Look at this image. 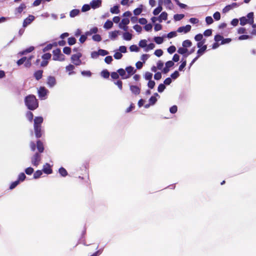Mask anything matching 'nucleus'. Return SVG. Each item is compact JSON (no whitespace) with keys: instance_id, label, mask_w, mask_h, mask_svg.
Here are the masks:
<instances>
[{"instance_id":"f257e3e1","label":"nucleus","mask_w":256,"mask_h":256,"mask_svg":"<svg viewBox=\"0 0 256 256\" xmlns=\"http://www.w3.org/2000/svg\"><path fill=\"white\" fill-rule=\"evenodd\" d=\"M24 102L26 106L29 110H34L38 106L37 100L34 95L30 94L26 96L24 99Z\"/></svg>"},{"instance_id":"f03ea898","label":"nucleus","mask_w":256,"mask_h":256,"mask_svg":"<svg viewBox=\"0 0 256 256\" xmlns=\"http://www.w3.org/2000/svg\"><path fill=\"white\" fill-rule=\"evenodd\" d=\"M44 119L42 116H36L34 119V130L36 138H40L42 136V124Z\"/></svg>"},{"instance_id":"7ed1b4c3","label":"nucleus","mask_w":256,"mask_h":256,"mask_svg":"<svg viewBox=\"0 0 256 256\" xmlns=\"http://www.w3.org/2000/svg\"><path fill=\"white\" fill-rule=\"evenodd\" d=\"M240 24L244 26L246 24H252L254 20V13L251 12L248 13L246 16H243L240 18Z\"/></svg>"},{"instance_id":"20e7f679","label":"nucleus","mask_w":256,"mask_h":256,"mask_svg":"<svg viewBox=\"0 0 256 256\" xmlns=\"http://www.w3.org/2000/svg\"><path fill=\"white\" fill-rule=\"evenodd\" d=\"M52 60H58L63 62L65 60V56L61 53L60 49L58 48L54 50L53 52Z\"/></svg>"},{"instance_id":"39448f33","label":"nucleus","mask_w":256,"mask_h":256,"mask_svg":"<svg viewBox=\"0 0 256 256\" xmlns=\"http://www.w3.org/2000/svg\"><path fill=\"white\" fill-rule=\"evenodd\" d=\"M42 156L40 153H35L30 158L32 164L36 167H37L41 162Z\"/></svg>"},{"instance_id":"423d86ee","label":"nucleus","mask_w":256,"mask_h":256,"mask_svg":"<svg viewBox=\"0 0 256 256\" xmlns=\"http://www.w3.org/2000/svg\"><path fill=\"white\" fill-rule=\"evenodd\" d=\"M82 56V54L80 52H78L76 54H72L71 57L72 62L76 66H80L82 64L80 58Z\"/></svg>"},{"instance_id":"0eeeda50","label":"nucleus","mask_w":256,"mask_h":256,"mask_svg":"<svg viewBox=\"0 0 256 256\" xmlns=\"http://www.w3.org/2000/svg\"><path fill=\"white\" fill-rule=\"evenodd\" d=\"M130 23V20L128 18H126L122 19L121 22L119 23L118 27L123 30L124 32L128 30V27L127 26Z\"/></svg>"},{"instance_id":"6e6552de","label":"nucleus","mask_w":256,"mask_h":256,"mask_svg":"<svg viewBox=\"0 0 256 256\" xmlns=\"http://www.w3.org/2000/svg\"><path fill=\"white\" fill-rule=\"evenodd\" d=\"M48 92V90L44 86H40L38 90V95L42 100H45Z\"/></svg>"},{"instance_id":"1a4fd4ad","label":"nucleus","mask_w":256,"mask_h":256,"mask_svg":"<svg viewBox=\"0 0 256 256\" xmlns=\"http://www.w3.org/2000/svg\"><path fill=\"white\" fill-rule=\"evenodd\" d=\"M46 84L50 88L54 87L56 84V80L55 77L51 76H48L47 78Z\"/></svg>"},{"instance_id":"9d476101","label":"nucleus","mask_w":256,"mask_h":256,"mask_svg":"<svg viewBox=\"0 0 256 256\" xmlns=\"http://www.w3.org/2000/svg\"><path fill=\"white\" fill-rule=\"evenodd\" d=\"M102 0H92L90 2V6L92 9H96L101 6Z\"/></svg>"},{"instance_id":"9b49d317","label":"nucleus","mask_w":256,"mask_h":256,"mask_svg":"<svg viewBox=\"0 0 256 256\" xmlns=\"http://www.w3.org/2000/svg\"><path fill=\"white\" fill-rule=\"evenodd\" d=\"M191 29V26L189 24H188L184 26H180L178 28L177 32L180 33H187L190 32Z\"/></svg>"},{"instance_id":"f8f14e48","label":"nucleus","mask_w":256,"mask_h":256,"mask_svg":"<svg viewBox=\"0 0 256 256\" xmlns=\"http://www.w3.org/2000/svg\"><path fill=\"white\" fill-rule=\"evenodd\" d=\"M42 172L46 174H50L52 170L50 164L46 163L43 166Z\"/></svg>"},{"instance_id":"ddd939ff","label":"nucleus","mask_w":256,"mask_h":256,"mask_svg":"<svg viewBox=\"0 0 256 256\" xmlns=\"http://www.w3.org/2000/svg\"><path fill=\"white\" fill-rule=\"evenodd\" d=\"M34 20V16L32 15H30L27 18H26L23 22V26L26 27L27 26L30 24Z\"/></svg>"},{"instance_id":"4468645a","label":"nucleus","mask_w":256,"mask_h":256,"mask_svg":"<svg viewBox=\"0 0 256 256\" xmlns=\"http://www.w3.org/2000/svg\"><path fill=\"white\" fill-rule=\"evenodd\" d=\"M130 90L132 92L136 95H138L140 93V88L138 86L130 85Z\"/></svg>"},{"instance_id":"2eb2a0df","label":"nucleus","mask_w":256,"mask_h":256,"mask_svg":"<svg viewBox=\"0 0 256 256\" xmlns=\"http://www.w3.org/2000/svg\"><path fill=\"white\" fill-rule=\"evenodd\" d=\"M120 32L119 30H114L109 32V38L112 40H115L120 34Z\"/></svg>"},{"instance_id":"dca6fc26","label":"nucleus","mask_w":256,"mask_h":256,"mask_svg":"<svg viewBox=\"0 0 256 256\" xmlns=\"http://www.w3.org/2000/svg\"><path fill=\"white\" fill-rule=\"evenodd\" d=\"M36 148L40 154L44 150L43 143L40 140L36 142Z\"/></svg>"},{"instance_id":"f3484780","label":"nucleus","mask_w":256,"mask_h":256,"mask_svg":"<svg viewBox=\"0 0 256 256\" xmlns=\"http://www.w3.org/2000/svg\"><path fill=\"white\" fill-rule=\"evenodd\" d=\"M26 8V6L24 4H21L20 6L16 8L15 10V14H20Z\"/></svg>"},{"instance_id":"a211bd4d","label":"nucleus","mask_w":256,"mask_h":256,"mask_svg":"<svg viewBox=\"0 0 256 256\" xmlns=\"http://www.w3.org/2000/svg\"><path fill=\"white\" fill-rule=\"evenodd\" d=\"M74 66L72 64H69L66 67V70L67 72H68V75L70 76L75 74L74 72Z\"/></svg>"},{"instance_id":"6ab92c4d","label":"nucleus","mask_w":256,"mask_h":256,"mask_svg":"<svg viewBox=\"0 0 256 256\" xmlns=\"http://www.w3.org/2000/svg\"><path fill=\"white\" fill-rule=\"evenodd\" d=\"M132 34L129 32H128V31L124 32L122 34L123 39L125 40H130L132 38Z\"/></svg>"},{"instance_id":"aec40b11","label":"nucleus","mask_w":256,"mask_h":256,"mask_svg":"<svg viewBox=\"0 0 256 256\" xmlns=\"http://www.w3.org/2000/svg\"><path fill=\"white\" fill-rule=\"evenodd\" d=\"M126 72L128 78L134 73V68L131 66H128L126 68Z\"/></svg>"},{"instance_id":"412c9836","label":"nucleus","mask_w":256,"mask_h":256,"mask_svg":"<svg viewBox=\"0 0 256 256\" xmlns=\"http://www.w3.org/2000/svg\"><path fill=\"white\" fill-rule=\"evenodd\" d=\"M34 46H31L29 47L28 48L26 49L25 50L20 52H18V54L20 55V56L26 54L27 53L32 52V50H34Z\"/></svg>"},{"instance_id":"4be33fe9","label":"nucleus","mask_w":256,"mask_h":256,"mask_svg":"<svg viewBox=\"0 0 256 256\" xmlns=\"http://www.w3.org/2000/svg\"><path fill=\"white\" fill-rule=\"evenodd\" d=\"M118 74L122 76L123 79H126L128 78V76H127L126 72L125 70L122 68H120L118 70Z\"/></svg>"},{"instance_id":"5701e85b","label":"nucleus","mask_w":256,"mask_h":256,"mask_svg":"<svg viewBox=\"0 0 256 256\" xmlns=\"http://www.w3.org/2000/svg\"><path fill=\"white\" fill-rule=\"evenodd\" d=\"M178 52L180 54L184 55V56H187L186 54L188 52V50L182 46L178 48Z\"/></svg>"},{"instance_id":"b1692460","label":"nucleus","mask_w":256,"mask_h":256,"mask_svg":"<svg viewBox=\"0 0 256 256\" xmlns=\"http://www.w3.org/2000/svg\"><path fill=\"white\" fill-rule=\"evenodd\" d=\"M57 46V43L56 42H54L53 44H47L42 50L44 52H46V51H48L50 50H51L53 46Z\"/></svg>"},{"instance_id":"393cba45","label":"nucleus","mask_w":256,"mask_h":256,"mask_svg":"<svg viewBox=\"0 0 256 256\" xmlns=\"http://www.w3.org/2000/svg\"><path fill=\"white\" fill-rule=\"evenodd\" d=\"M156 96H159V95L157 93H155L154 96L150 97L149 99V102L151 105H154L156 104L157 101Z\"/></svg>"},{"instance_id":"a878e982","label":"nucleus","mask_w":256,"mask_h":256,"mask_svg":"<svg viewBox=\"0 0 256 256\" xmlns=\"http://www.w3.org/2000/svg\"><path fill=\"white\" fill-rule=\"evenodd\" d=\"M207 48L206 45L204 46L202 48H200L197 52V56L199 58L200 56L202 55Z\"/></svg>"},{"instance_id":"bb28decb","label":"nucleus","mask_w":256,"mask_h":256,"mask_svg":"<svg viewBox=\"0 0 256 256\" xmlns=\"http://www.w3.org/2000/svg\"><path fill=\"white\" fill-rule=\"evenodd\" d=\"M43 71L42 70H38L36 71L34 74V76L36 80H40L42 76Z\"/></svg>"},{"instance_id":"cd10ccee","label":"nucleus","mask_w":256,"mask_h":256,"mask_svg":"<svg viewBox=\"0 0 256 256\" xmlns=\"http://www.w3.org/2000/svg\"><path fill=\"white\" fill-rule=\"evenodd\" d=\"M98 32V28L96 27H94L90 30L86 32V35L88 36H90L92 34H96Z\"/></svg>"},{"instance_id":"c85d7f7f","label":"nucleus","mask_w":256,"mask_h":256,"mask_svg":"<svg viewBox=\"0 0 256 256\" xmlns=\"http://www.w3.org/2000/svg\"><path fill=\"white\" fill-rule=\"evenodd\" d=\"M113 26V22L110 20H108L104 24V28L106 30H109Z\"/></svg>"},{"instance_id":"c756f323","label":"nucleus","mask_w":256,"mask_h":256,"mask_svg":"<svg viewBox=\"0 0 256 256\" xmlns=\"http://www.w3.org/2000/svg\"><path fill=\"white\" fill-rule=\"evenodd\" d=\"M80 10L78 9H74L72 10L70 12V16L71 18H74L76 16H78L80 14Z\"/></svg>"},{"instance_id":"7c9ffc66","label":"nucleus","mask_w":256,"mask_h":256,"mask_svg":"<svg viewBox=\"0 0 256 256\" xmlns=\"http://www.w3.org/2000/svg\"><path fill=\"white\" fill-rule=\"evenodd\" d=\"M168 14L166 12H162L158 17V21L160 22L162 20H166L167 19Z\"/></svg>"},{"instance_id":"2f4dec72","label":"nucleus","mask_w":256,"mask_h":256,"mask_svg":"<svg viewBox=\"0 0 256 256\" xmlns=\"http://www.w3.org/2000/svg\"><path fill=\"white\" fill-rule=\"evenodd\" d=\"M110 12L112 14H118L120 12L119 6H114L111 8L110 9Z\"/></svg>"},{"instance_id":"473e14b6","label":"nucleus","mask_w":256,"mask_h":256,"mask_svg":"<svg viewBox=\"0 0 256 256\" xmlns=\"http://www.w3.org/2000/svg\"><path fill=\"white\" fill-rule=\"evenodd\" d=\"M34 58L33 56H30L27 58L26 61L24 62V65L26 68H29L31 66V60Z\"/></svg>"},{"instance_id":"72a5a7b5","label":"nucleus","mask_w":256,"mask_h":256,"mask_svg":"<svg viewBox=\"0 0 256 256\" xmlns=\"http://www.w3.org/2000/svg\"><path fill=\"white\" fill-rule=\"evenodd\" d=\"M192 43L190 40H185L182 42V46L183 47L187 48L192 46Z\"/></svg>"},{"instance_id":"f704fd0d","label":"nucleus","mask_w":256,"mask_h":256,"mask_svg":"<svg viewBox=\"0 0 256 256\" xmlns=\"http://www.w3.org/2000/svg\"><path fill=\"white\" fill-rule=\"evenodd\" d=\"M58 172H59L60 174L62 176H66L68 174L67 171L64 168L62 167L60 168L59 169Z\"/></svg>"},{"instance_id":"c9c22d12","label":"nucleus","mask_w":256,"mask_h":256,"mask_svg":"<svg viewBox=\"0 0 256 256\" xmlns=\"http://www.w3.org/2000/svg\"><path fill=\"white\" fill-rule=\"evenodd\" d=\"M42 174V171L40 170H36L34 174V179H37L40 178V176Z\"/></svg>"},{"instance_id":"e433bc0d","label":"nucleus","mask_w":256,"mask_h":256,"mask_svg":"<svg viewBox=\"0 0 256 256\" xmlns=\"http://www.w3.org/2000/svg\"><path fill=\"white\" fill-rule=\"evenodd\" d=\"M154 41L157 44H162L164 42L163 37L156 36L154 38Z\"/></svg>"},{"instance_id":"4c0bfd02","label":"nucleus","mask_w":256,"mask_h":256,"mask_svg":"<svg viewBox=\"0 0 256 256\" xmlns=\"http://www.w3.org/2000/svg\"><path fill=\"white\" fill-rule=\"evenodd\" d=\"M26 178V176L24 172H21L19 174L18 176V181H19V182H23Z\"/></svg>"},{"instance_id":"58836bf2","label":"nucleus","mask_w":256,"mask_h":256,"mask_svg":"<svg viewBox=\"0 0 256 256\" xmlns=\"http://www.w3.org/2000/svg\"><path fill=\"white\" fill-rule=\"evenodd\" d=\"M162 6H158V8H155L154 11H153V14L154 15V16H156L158 15V14H159L161 11L162 10Z\"/></svg>"},{"instance_id":"ea45409f","label":"nucleus","mask_w":256,"mask_h":256,"mask_svg":"<svg viewBox=\"0 0 256 256\" xmlns=\"http://www.w3.org/2000/svg\"><path fill=\"white\" fill-rule=\"evenodd\" d=\"M147 46V41L146 40H142L139 42V46L142 48H146Z\"/></svg>"},{"instance_id":"a19ab883","label":"nucleus","mask_w":256,"mask_h":256,"mask_svg":"<svg viewBox=\"0 0 256 256\" xmlns=\"http://www.w3.org/2000/svg\"><path fill=\"white\" fill-rule=\"evenodd\" d=\"M98 52V56H105L108 54V52L104 50L100 49Z\"/></svg>"},{"instance_id":"79ce46f5","label":"nucleus","mask_w":256,"mask_h":256,"mask_svg":"<svg viewBox=\"0 0 256 256\" xmlns=\"http://www.w3.org/2000/svg\"><path fill=\"white\" fill-rule=\"evenodd\" d=\"M155 45L153 43H151L146 46V48H144V51L148 52L150 50H152L154 48Z\"/></svg>"},{"instance_id":"37998d69","label":"nucleus","mask_w":256,"mask_h":256,"mask_svg":"<svg viewBox=\"0 0 256 256\" xmlns=\"http://www.w3.org/2000/svg\"><path fill=\"white\" fill-rule=\"evenodd\" d=\"M101 76L104 78H108L110 76V73L107 70H103L101 72Z\"/></svg>"},{"instance_id":"c03bdc74","label":"nucleus","mask_w":256,"mask_h":256,"mask_svg":"<svg viewBox=\"0 0 256 256\" xmlns=\"http://www.w3.org/2000/svg\"><path fill=\"white\" fill-rule=\"evenodd\" d=\"M114 56L115 59L120 60L122 58V54L119 51H116Z\"/></svg>"},{"instance_id":"a18cd8bd","label":"nucleus","mask_w":256,"mask_h":256,"mask_svg":"<svg viewBox=\"0 0 256 256\" xmlns=\"http://www.w3.org/2000/svg\"><path fill=\"white\" fill-rule=\"evenodd\" d=\"M90 8H91V6H90V4H86L82 6V12H86L89 10L90 9Z\"/></svg>"},{"instance_id":"49530a36","label":"nucleus","mask_w":256,"mask_h":256,"mask_svg":"<svg viewBox=\"0 0 256 256\" xmlns=\"http://www.w3.org/2000/svg\"><path fill=\"white\" fill-rule=\"evenodd\" d=\"M24 171L28 175H30L34 172V170L32 167H28L26 168Z\"/></svg>"},{"instance_id":"de8ad7c7","label":"nucleus","mask_w":256,"mask_h":256,"mask_svg":"<svg viewBox=\"0 0 256 256\" xmlns=\"http://www.w3.org/2000/svg\"><path fill=\"white\" fill-rule=\"evenodd\" d=\"M144 77L146 80H150L152 78V74L150 72H146Z\"/></svg>"},{"instance_id":"09e8293b","label":"nucleus","mask_w":256,"mask_h":256,"mask_svg":"<svg viewBox=\"0 0 256 256\" xmlns=\"http://www.w3.org/2000/svg\"><path fill=\"white\" fill-rule=\"evenodd\" d=\"M98 52L94 51L92 52L90 54V57L92 59H96L98 58Z\"/></svg>"},{"instance_id":"8fccbe9b","label":"nucleus","mask_w":256,"mask_h":256,"mask_svg":"<svg viewBox=\"0 0 256 256\" xmlns=\"http://www.w3.org/2000/svg\"><path fill=\"white\" fill-rule=\"evenodd\" d=\"M184 17L183 14H176L174 16V19L175 20L178 21L181 20Z\"/></svg>"},{"instance_id":"3c124183","label":"nucleus","mask_w":256,"mask_h":256,"mask_svg":"<svg viewBox=\"0 0 256 256\" xmlns=\"http://www.w3.org/2000/svg\"><path fill=\"white\" fill-rule=\"evenodd\" d=\"M142 5L140 6V8H138L134 10V14L136 16H138L142 12Z\"/></svg>"},{"instance_id":"603ef678","label":"nucleus","mask_w":256,"mask_h":256,"mask_svg":"<svg viewBox=\"0 0 256 256\" xmlns=\"http://www.w3.org/2000/svg\"><path fill=\"white\" fill-rule=\"evenodd\" d=\"M194 39L197 42H201L203 40V36L202 34H196L195 37Z\"/></svg>"},{"instance_id":"864d4df0","label":"nucleus","mask_w":256,"mask_h":256,"mask_svg":"<svg viewBox=\"0 0 256 256\" xmlns=\"http://www.w3.org/2000/svg\"><path fill=\"white\" fill-rule=\"evenodd\" d=\"M52 55L50 53H46L42 55V58L43 60H48L51 58Z\"/></svg>"},{"instance_id":"5fc2aeb1","label":"nucleus","mask_w":256,"mask_h":256,"mask_svg":"<svg viewBox=\"0 0 256 256\" xmlns=\"http://www.w3.org/2000/svg\"><path fill=\"white\" fill-rule=\"evenodd\" d=\"M76 42V40L74 37L69 38H68V44L70 45H73Z\"/></svg>"},{"instance_id":"6e6d98bb","label":"nucleus","mask_w":256,"mask_h":256,"mask_svg":"<svg viewBox=\"0 0 256 256\" xmlns=\"http://www.w3.org/2000/svg\"><path fill=\"white\" fill-rule=\"evenodd\" d=\"M92 40L96 42H100L102 40V38L100 35L95 34L92 36Z\"/></svg>"},{"instance_id":"4d7b16f0","label":"nucleus","mask_w":256,"mask_h":256,"mask_svg":"<svg viewBox=\"0 0 256 256\" xmlns=\"http://www.w3.org/2000/svg\"><path fill=\"white\" fill-rule=\"evenodd\" d=\"M130 50L131 52H138L139 50V48L136 45H132L130 47Z\"/></svg>"},{"instance_id":"13d9d810","label":"nucleus","mask_w":256,"mask_h":256,"mask_svg":"<svg viewBox=\"0 0 256 256\" xmlns=\"http://www.w3.org/2000/svg\"><path fill=\"white\" fill-rule=\"evenodd\" d=\"M176 50V48L174 46H170L168 48V52L170 54H173Z\"/></svg>"},{"instance_id":"bf43d9fd","label":"nucleus","mask_w":256,"mask_h":256,"mask_svg":"<svg viewBox=\"0 0 256 256\" xmlns=\"http://www.w3.org/2000/svg\"><path fill=\"white\" fill-rule=\"evenodd\" d=\"M81 74L84 76L90 77L92 75V72L90 70H84L81 72Z\"/></svg>"},{"instance_id":"052dcab7","label":"nucleus","mask_w":256,"mask_h":256,"mask_svg":"<svg viewBox=\"0 0 256 256\" xmlns=\"http://www.w3.org/2000/svg\"><path fill=\"white\" fill-rule=\"evenodd\" d=\"M166 88V86L164 84H160L158 87V90L159 92H162L164 89Z\"/></svg>"},{"instance_id":"680f3d73","label":"nucleus","mask_w":256,"mask_h":256,"mask_svg":"<svg viewBox=\"0 0 256 256\" xmlns=\"http://www.w3.org/2000/svg\"><path fill=\"white\" fill-rule=\"evenodd\" d=\"M118 50L122 53H126L127 52L126 47V46H120Z\"/></svg>"},{"instance_id":"e2e57ef3","label":"nucleus","mask_w":256,"mask_h":256,"mask_svg":"<svg viewBox=\"0 0 256 256\" xmlns=\"http://www.w3.org/2000/svg\"><path fill=\"white\" fill-rule=\"evenodd\" d=\"M206 22L208 24H210L214 22V20L211 16H206Z\"/></svg>"},{"instance_id":"0e129e2a","label":"nucleus","mask_w":256,"mask_h":256,"mask_svg":"<svg viewBox=\"0 0 256 256\" xmlns=\"http://www.w3.org/2000/svg\"><path fill=\"white\" fill-rule=\"evenodd\" d=\"M223 38H224L220 34H217L214 36V40L217 42L220 41L222 42Z\"/></svg>"},{"instance_id":"69168bd1","label":"nucleus","mask_w":256,"mask_h":256,"mask_svg":"<svg viewBox=\"0 0 256 256\" xmlns=\"http://www.w3.org/2000/svg\"><path fill=\"white\" fill-rule=\"evenodd\" d=\"M162 54L163 51L160 49L156 50L154 52V54L158 57L162 56Z\"/></svg>"},{"instance_id":"338daca9","label":"nucleus","mask_w":256,"mask_h":256,"mask_svg":"<svg viewBox=\"0 0 256 256\" xmlns=\"http://www.w3.org/2000/svg\"><path fill=\"white\" fill-rule=\"evenodd\" d=\"M213 16L215 20H218L220 18V14L219 12H216L214 13Z\"/></svg>"},{"instance_id":"774afa93","label":"nucleus","mask_w":256,"mask_h":256,"mask_svg":"<svg viewBox=\"0 0 256 256\" xmlns=\"http://www.w3.org/2000/svg\"><path fill=\"white\" fill-rule=\"evenodd\" d=\"M179 76L180 74L176 70L171 74L170 76L172 79L175 80Z\"/></svg>"}]
</instances>
